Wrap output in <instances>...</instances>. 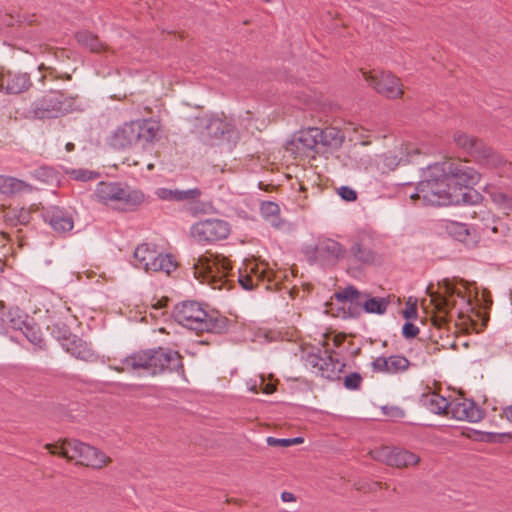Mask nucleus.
Instances as JSON below:
<instances>
[{
	"instance_id": "nucleus-1",
	"label": "nucleus",
	"mask_w": 512,
	"mask_h": 512,
	"mask_svg": "<svg viewBox=\"0 0 512 512\" xmlns=\"http://www.w3.org/2000/svg\"><path fill=\"white\" fill-rule=\"evenodd\" d=\"M174 319L182 326L197 333H223L228 329L229 320L218 311H206L197 301H183L173 310Z\"/></svg>"
},
{
	"instance_id": "nucleus-2",
	"label": "nucleus",
	"mask_w": 512,
	"mask_h": 512,
	"mask_svg": "<svg viewBox=\"0 0 512 512\" xmlns=\"http://www.w3.org/2000/svg\"><path fill=\"white\" fill-rule=\"evenodd\" d=\"M123 365L132 370H147L152 375L175 371L184 377L182 356L164 347L136 351L123 360Z\"/></svg>"
},
{
	"instance_id": "nucleus-3",
	"label": "nucleus",
	"mask_w": 512,
	"mask_h": 512,
	"mask_svg": "<svg viewBox=\"0 0 512 512\" xmlns=\"http://www.w3.org/2000/svg\"><path fill=\"white\" fill-rule=\"evenodd\" d=\"M161 138V124L148 118L126 122L111 135L109 143L114 149H127L134 145L146 148Z\"/></svg>"
},
{
	"instance_id": "nucleus-4",
	"label": "nucleus",
	"mask_w": 512,
	"mask_h": 512,
	"mask_svg": "<svg viewBox=\"0 0 512 512\" xmlns=\"http://www.w3.org/2000/svg\"><path fill=\"white\" fill-rule=\"evenodd\" d=\"M333 298L343 304V316L351 318L359 317L363 310L367 313L383 314L390 303L386 298H369L352 285L336 292Z\"/></svg>"
},
{
	"instance_id": "nucleus-5",
	"label": "nucleus",
	"mask_w": 512,
	"mask_h": 512,
	"mask_svg": "<svg viewBox=\"0 0 512 512\" xmlns=\"http://www.w3.org/2000/svg\"><path fill=\"white\" fill-rule=\"evenodd\" d=\"M75 101V97L67 96L58 90H50L31 104L29 114L39 120L55 119L72 112Z\"/></svg>"
},
{
	"instance_id": "nucleus-6",
	"label": "nucleus",
	"mask_w": 512,
	"mask_h": 512,
	"mask_svg": "<svg viewBox=\"0 0 512 512\" xmlns=\"http://www.w3.org/2000/svg\"><path fill=\"white\" fill-rule=\"evenodd\" d=\"M429 181L435 184H445L446 189L454 187L456 183H473L477 178L476 170L461 164V162H433L428 165Z\"/></svg>"
},
{
	"instance_id": "nucleus-7",
	"label": "nucleus",
	"mask_w": 512,
	"mask_h": 512,
	"mask_svg": "<svg viewBox=\"0 0 512 512\" xmlns=\"http://www.w3.org/2000/svg\"><path fill=\"white\" fill-rule=\"evenodd\" d=\"M477 178L473 183H456L454 187L445 189L442 193L439 190L431 189V195L437 197L432 199L429 194H425L423 197L433 205H459V204H478L482 201V195L476 191L473 187L476 185L481 178V174L476 171Z\"/></svg>"
},
{
	"instance_id": "nucleus-8",
	"label": "nucleus",
	"mask_w": 512,
	"mask_h": 512,
	"mask_svg": "<svg viewBox=\"0 0 512 512\" xmlns=\"http://www.w3.org/2000/svg\"><path fill=\"white\" fill-rule=\"evenodd\" d=\"M208 139L214 145H224L232 151L240 140V132L232 118L213 116L204 119Z\"/></svg>"
},
{
	"instance_id": "nucleus-9",
	"label": "nucleus",
	"mask_w": 512,
	"mask_h": 512,
	"mask_svg": "<svg viewBox=\"0 0 512 512\" xmlns=\"http://www.w3.org/2000/svg\"><path fill=\"white\" fill-rule=\"evenodd\" d=\"M362 77L378 94L388 99L401 98L404 91L400 78L391 72L372 70H360Z\"/></svg>"
},
{
	"instance_id": "nucleus-10",
	"label": "nucleus",
	"mask_w": 512,
	"mask_h": 512,
	"mask_svg": "<svg viewBox=\"0 0 512 512\" xmlns=\"http://www.w3.org/2000/svg\"><path fill=\"white\" fill-rule=\"evenodd\" d=\"M316 144L314 127L297 131L286 143L283 157H306L314 160L317 156Z\"/></svg>"
},
{
	"instance_id": "nucleus-11",
	"label": "nucleus",
	"mask_w": 512,
	"mask_h": 512,
	"mask_svg": "<svg viewBox=\"0 0 512 512\" xmlns=\"http://www.w3.org/2000/svg\"><path fill=\"white\" fill-rule=\"evenodd\" d=\"M231 232L230 225L222 219H206L195 223L191 235L200 243H211L226 239Z\"/></svg>"
},
{
	"instance_id": "nucleus-12",
	"label": "nucleus",
	"mask_w": 512,
	"mask_h": 512,
	"mask_svg": "<svg viewBox=\"0 0 512 512\" xmlns=\"http://www.w3.org/2000/svg\"><path fill=\"white\" fill-rule=\"evenodd\" d=\"M314 135L317 142V156L324 158L333 156L345 140L344 133L336 127H326L324 129L314 127Z\"/></svg>"
},
{
	"instance_id": "nucleus-13",
	"label": "nucleus",
	"mask_w": 512,
	"mask_h": 512,
	"mask_svg": "<svg viewBox=\"0 0 512 512\" xmlns=\"http://www.w3.org/2000/svg\"><path fill=\"white\" fill-rule=\"evenodd\" d=\"M453 141L459 149L471 157L482 160H488L495 157V151L492 147L484 143L483 140L475 136L468 135L463 131H455L453 134Z\"/></svg>"
},
{
	"instance_id": "nucleus-14",
	"label": "nucleus",
	"mask_w": 512,
	"mask_h": 512,
	"mask_svg": "<svg viewBox=\"0 0 512 512\" xmlns=\"http://www.w3.org/2000/svg\"><path fill=\"white\" fill-rule=\"evenodd\" d=\"M449 414L461 421L478 422L483 416V410L473 400L455 399L450 402Z\"/></svg>"
},
{
	"instance_id": "nucleus-15",
	"label": "nucleus",
	"mask_w": 512,
	"mask_h": 512,
	"mask_svg": "<svg viewBox=\"0 0 512 512\" xmlns=\"http://www.w3.org/2000/svg\"><path fill=\"white\" fill-rule=\"evenodd\" d=\"M31 86L32 82L28 73L7 71L0 77V89L7 94H20Z\"/></svg>"
},
{
	"instance_id": "nucleus-16",
	"label": "nucleus",
	"mask_w": 512,
	"mask_h": 512,
	"mask_svg": "<svg viewBox=\"0 0 512 512\" xmlns=\"http://www.w3.org/2000/svg\"><path fill=\"white\" fill-rule=\"evenodd\" d=\"M61 346L77 359L87 362H93L97 359V355L91 347L76 335L64 336L61 339Z\"/></svg>"
},
{
	"instance_id": "nucleus-17",
	"label": "nucleus",
	"mask_w": 512,
	"mask_h": 512,
	"mask_svg": "<svg viewBox=\"0 0 512 512\" xmlns=\"http://www.w3.org/2000/svg\"><path fill=\"white\" fill-rule=\"evenodd\" d=\"M78 459L77 464L93 469H102L112 462L111 458L104 452L86 443Z\"/></svg>"
},
{
	"instance_id": "nucleus-18",
	"label": "nucleus",
	"mask_w": 512,
	"mask_h": 512,
	"mask_svg": "<svg viewBox=\"0 0 512 512\" xmlns=\"http://www.w3.org/2000/svg\"><path fill=\"white\" fill-rule=\"evenodd\" d=\"M444 288V294L430 293L431 302L439 313H448L455 306V301H451V297L464 298L463 292L456 289L448 280L444 281Z\"/></svg>"
},
{
	"instance_id": "nucleus-19",
	"label": "nucleus",
	"mask_w": 512,
	"mask_h": 512,
	"mask_svg": "<svg viewBox=\"0 0 512 512\" xmlns=\"http://www.w3.org/2000/svg\"><path fill=\"white\" fill-rule=\"evenodd\" d=\"M85 443L77 439H64L61 445L46 444L44 446L51 454L66 458L68 461L78 459Z\"/></svg>"
},
{
	"instance_id": "nucleus-20",
	"label": "nucleus",
	"mask_w": 512,
	"mask_h": 512,
	"mask_svg": "<svg viewBox=\"0 0 512 512\" xmlns=\"http://www.w3.org/2000/svg\"><path fill=\"white\" fill-rule=\"evenodd\" d=\"M45 220L57 233H67L74 227L73 217L66 211L53 207L45 214Z\"/></svg>"
},
{
	"instance_id": "nucleus-21",
	"label": "nucleus",
	"mask_w": 512,
	"mask_h": 512,
	"mask_svg": "<svg viewBox=\"0 0 512 512\" xmlns=\"http://www.w3.org/2000/svg\"><path fill=\"white\" fill-rule=\"evenodd\" d=\"M318 253L321 257V262H336L339 259L343 258L345 255V249L342 247V245L334 241L332 239H326L322 242H319L317 244Z\"/></svg>"
},
{
	"instance_id": "nucleus-22",
	"label": "nucleus",
	"mask_w": 512,
	"mask_h": 512,
	"mask_svg": "<svg viewBox=\"0 0 512 512\" xmlns=\"http://www.w3.org/2000/svg\"><path fill=\"white\" fill-rule=\"evenodd\" d=\"M421 402L431 413L449 415L450 402L437 393L424 394Z\"/></svg>"
},
{
	"instance_id": "nucleus-23",
	"label": "nucleus",
	"mask_w": 512,
	"mask_h": 512,
	"mask_svg": "<svg viewBox=\"0 0 512 512\" xmlns=\"http://www.w3.org/2000/svg\"><path fill=\"white\" fill-rule=\"evenodd\" d=\"M75 39L79 45L89 49L93 53L108 51L109 48L100 41L97 35L88 30H82L75 33Z\"/></svg>"
},
{
	"instance_id": "nucleus-24",
	"label": "nucleus",
	"mask_w": 512,
	"mask_h": 512,
	"mask_svg": "<svg viewBox=\"0 0 512 512\" xmlns=\"http://www.w3.org/2000/svg\"><path fill=\"white\" fill-rule=\"evenodd\" d=\"M420 462V457L408 450L393 448L390 455L389 466L396 468H405L408 466L417 465Z\"/></svg>"
},
{
	"instance_id": "nucleus-25",
	"label": "nucleus",
	"mask_w": 512,
	"mask_h": 512,
	"mask_svg": "<svg viewBox=\"0 0 512 512\" xmlns=\"http://www.w3.org/2000/svg\"><path fill=\"white\" fill-rule=\"evenodd\" d=\"M96 195L103 202L119 201L124 195V189L117 183L100 182Z\"/></svg>"
},
{
	"instance_id": "nucleus-26",
	"label": "nucleus",
	"mask_w": 512,
	"mask_h": 512,
	"mask_svg": "<svg viewBox=\"0 0 512 512\" xmlns=\"http://www.w3.org/2000/svg\"><path fill=\"white\" fill-rule=\"evenodd\" d=\"M178 267V263L171 254L157 253L156 260L150 264V271L165 272L170 275Z\"/></svg>"
},
{
	"instance_id": "nucleus-27",
	"label": "nucleus",
	"mask_w": 512,
	"mask_h": 512,
	"mask_svg": "<svg viewBox=\"0 0 512 512\" xmlns=\"http://www.w3.org/2000/svg\"><path fill=\"white\" fill-rule=\"evenodd\" d=\"M156 255L157 252L147 243L140 244L134 251V258L147 272L150 271V264L156 260Z\"/></svg>"
},
{
	"instance_id": "nucleus-28",
	"label": "nucleus",
	"mask_w": 512,
	"mask_h": 512,
	"mask_svg": "<svg viewBox=\"0 0 512 512\" xmlns=\"http://www.w3.org/2000/svg\"><path fill=\"white\" fill-rule=\"evenodd\" d=\"M199 262V265H195V269L196 270H200V273H203L204 274V277L205 278H210V283L213 285L214 288H218V289H221L222 288V284H219L218 283H221L222 282V278L221 277H217L214 272L215 270H219L218 266L216 263H212L210 260H208L207 258H200L198 260Z\"/></svg>"
},
{
	"instance_id": "nucleus-29",
	"label": "nucleus",
	"mask_w": 512,
	"mask_h": 512,
	"mask_svg": "<svg viewBox=\"0 0 512 512\" xmlns=\"http://www.w3.org/2000/svg\"><path fill=\"white\" fill-rule=\"evenodd\" d=\"M351 255L362 264H372L375 261V253L362 242H355L350 248Z\"/></svg>"
},
{
	"instance_id": "nucleus-30",
	"label": "nucleus",
	"mask_w": 512,
	"mask_h": 512,
	"mask_svg": "<svg viewBox=\"0 0 512 512\" xmlns=\"http://www.w3.org/2000/svg\"><path fill=\"white\" fill-rule=\"evenodd\" d=\"M324 354L323 358L327 360H323V367H320V371L326 378L334 379L337 372L340 371V369H337L339 360L334 358L335 351L332 349H326Z\"/></svg>"
},
{
	"instance_id": "nucleus-31",
	"label": "nucleus",
	"mask_w": 512,
	"mask_h": 512,
	"mask_svg": "<svg viewBox=\"0 0 512 512\" xmlns=\"http://www.w3.org/2000/svg\"><path fill=\"white\" fill-rule=\"evenodd\" d=\"M260 211L262 216L271 222L275 227H280V208L279 205L272 201H265L261 204Z\"/></svg>"
},
{
	"instance_id": "nucleus-32",
	"label": "nucleus",
	"mask_w": 512,
	"mask_h": 512,
	"mask_svg": "<svg viewBox=\"0 0 512 512\" xmlns=\"http://www.w3.org/2000/svg\"><path fill=\"white\" fill-rule=\"evenodd\" d=\"M446 231L450 236L460 242H466L470 231L466 224L450 221L446 225Z\"/></svg>"
},
{
	"instance_id": "nucleus-33",
	"label": "nucleus",
	"mask_w": 512,
	"mask_h": 512,
	"mask_svg": "<svg viewBox=\"0 0 512 512\" xmlns=\"http://www.w3.org/2000/svg\"><path fill=\"white\" fill-rule=\"evenodd\" d=\"M4 218L6 222L10 223L12 226H17L18 224H27L30 220V214L25 209H8L5 214Z\"/></svg>"
},
{
	"instance_id": "nucleus-34",
	"label": "nucleus",
	"mask_w": 512,
	"mask_h": 512,
	"mask_svg": "<svg viewBox=\"0 0 512 512\" xmlns=\"http://www.w3.org/2000/svg\"><path fill=\"white\" fill-rule=\"evenodd\" d=\"M36 180L43 183H52L58 181V173L50 166L42 165L34 172Z\"/></svg>"
},
{
	"instance_id": "nucleus-35",
	"label": "nucleus",
	"mask_w": 512,
	"mask_h": 512,
	"mask_svg": "<svg viewBox=\"0 0 512 512\" xmlns=\"http://www.w3.org/2000/svg\"><path fill=\"white\" fill-rule=\"evenodd\" d=\"M389 373H399L406 371L410 366V361L402 355H393L389 357Z\"/></svg>"
},
{
	"instance_id": "nucleus-36",
	"label": "nucleus",
	"mask_w": 512,
	"mask_h": 512,
	"mask_svg": "<svg viewBox=\"0 0 512 512\" xmlns=\"http://www.w3.org/2000/svg\"><path fill=\"white\" fill-rule=\"evenodd\" d=\"M67 173L69 174L70 178H72L73 180L83 181V182H86L89 180H95L100 177V173L93 171V170L82 169V168L72 169L70 171H67Z\"/></svg>"
},
{
	"instance_id": "nucleus-37",
	"label": "nucleus",
	"mask_w": 512,
	"mask_h": 512,
	"mask_svg": "<svg viewBox=\"0 0 512 512\" xmlns=\"http://www.w3.org/2000/svg\"><path fill=\"white\" fill-rule=\"evenodd\" d=\"M119 200L124 202V204L130 209L139 206L144 201V194L140 191H127L124 189V195Z\"/></svg>"
},
{
	"instance_id": "nucleus-38",
	"label": "nucleus",
	"mask_w": 512,
	"mask_h": 512,
	"mask_svg": "<svg viewBox=\"0 0 512 512\" xmlns=\"http://www.w3.org/2000/svg\"><path fill=\"white\" fill-rule=\"evenodd\" d=\"M8 184L9 188L7 194L11 195L23 192H31L33 190V187L30 184L14 177H10Z\"/></svg>"
},
{
	"instance_id": "nucleus-39",
	"label": "nucleus",
	"mask_w": 512,
	"mask_h": 512,
	"mask_svg": "<svg viewBox=\"0 0 512 512\" xmlns=\"http://www.w3.org/2000/svg\"><path fill=\"white\" fill-rule=\"evenodd\" d=\"M481 440L488 443H508L512 440V435L510 433L485 432L482 433Z\"/></svg>"
},
{
	"instance_id": "nucleus-40",
	"label": "nucleus",
	"mask_w": 512,
	"mask_h": 512,
	"mask_svg": "<svg viewBox=\"0 0 512 512\" xmlns=\"http://www.w3.org/2000/svg\"><path fill=\"white\" fill-rule=\"evenodd\" d=\"M392 453V449L387 446H382L378 449L371 450L369 452L370 456L379 462L385 463L389 466L390 463V455Z\"/></svg>"
},
{
	"instance_id": "nucleus-41",
	"label": "nucleus",
	"mask_w": 512,
	"mask_h": 512,
	"mask_svg": "<svg viewBox=\"0 0 512 512\" xmlns=\"http://www.w3.org/2000/svg\"><path fill=\"white\" fill-rule=\"evenodd\" d=\"M323 356L320 349L312 350L306 354L305 361L313 368H318L320 371V367H323ZM327 359H325L326 361Z\"/></svg>"
},
{
	"instance_id": "nucleus-42",
	"label": "nucleus",
	"mask_w": 512,
	"mask_h": 512,
	"mask_svg": "<svg viewBox=\"0 0 512 512\" xmlns=\"http://www.w3.org/2000/svg\"><path fill=\"white\" fill-rule=\"evenodd\" d=\"M362 382V376L358 372H352L344 378V386L347 389H358Z\"/></svg>"
},
{
	"instance_id": "nucleus-43",
	"label": "nucleus",
	"mask_w": 512,
	"mask_h": 512,
	"mask_svg": "<svg viewBox=\"0 0 512 512\" xmlns=\"http://www.w3.org/2000/svg\"><path fill=\"white\" fill-rule=\"evenodd\" d=\"M202 194L201 190L199 188H193L188 190H178L177 195V201H184V200H191L196 199L200 197Z\"/></svg>"
},
{
	"instance_id": "nucleus-44",
	"label": "nucleus",
	"mask_w": 512,
	"mask_h": 512,
	"mask_svg": "<svg viewBox=\"0 0 512 512\" xmlns=\"http://www.w3.org/2000/svg\"><path fill=\"white\" fill-rule=\"evenodd\" d=\"M389 358L378 357L372 362V368L375 372H386L389 373Z\"/></svg>"
},
{
	"instance_id": "nucleus-45",
	"label": "nucleus",
	"mask_w": 512,
	"mask_h": 512,
	"mask_svg": "<svg viewBox=\"0 0 512 512\" xmlns=\"http://www.w3.org/2000/svg\"><path fill=\"white\" fill-rule=\"evenodd\" d=\"M402 334L407 339H413L419 334V328L411 322H405L402 328Z\"/></svg>"
},
{
	"instance_id": "nucleus-46",
	"label": "nucleus",
	"mask_w": 512,
	"mask_h": 512,
	"mask_svg": "<svg viewBox=\"0 0 512 512\" xmlns=\"http://www.w3.org/2000/svg\"><path fill=\"white\" fill-rule=\"evenodd\" d=\"M492 199L497 204H504L508 209L512 210V197L502 192H496L492 194Z\"/></svg>"
},
{
	"instance_id": "nucleus-47",
	"label": "nucleus",
	"mask_w": 512,
	"mask_h": 512,
	"mask_svg": "<svg viewBox=\"0 0 512 512\" xmlns=\"http://www.w3.org/2000/svg\"><path fill=\"white\" fill-rule=\"evenodd\" d=\"M339 195L345 201H355L357 199V193L355 190L348 186H342L339 188Z\"/></svg>"
},
{
	"instance_id": "nucleus-48",
	"label": "nucleus",
	"mask_w": 512,
	"mask_h": 512,
	"mask_svg": "<svg viewBox=\"0 0 512 512\" xmlns=\"http://www.w3.org/2000/svg\"><path fill=\"white\" fill-rule=\"evenodd\" d=\"M39 73H40L39 81H40L41 83H43V84L45 83V81H46L47 79H49V80H56V79L58 78V77L54 74V70H53V69H51V68H47V69H46V68H44V66H43V65H41V66L39 67Z\"/></svg>"
},
{
	"instance_id": "nucleus-49",
	"label": "nucleus",
	"mask_w": 512,
	"mask_h": 512,
	"mask_svg": "<svg viewBox=\"0 0 512 512\" xmlns=\"http://www.w3.org/2000/svg\"><path fill=\"white\" fill-rule=\"evenodd\" d=\"M177 191L178 190L160 188L157 190L156 194L160 199L177 201V195H176Z\"/></svg>"
},
{
	"instance_id": "nucleus-50",
	"label": "nucleus",
	"mask_w": 512,
	"mask_h": 512,
	"mask_svg": "<svg viewBox=\"0 0 512 512\" xmlns=\"http://www.w3.org/2000/svg\"><path fill=\"white\" fill-rule=\"evenodd\" d=\"M316 249H317V245L309 246L305 250V254L310 263H315L317 261L321 262L320 254L318 253V250L316 251Z\"/></svg>"
},
{
	"instance_id": "nucleus-51",
	"label": "nucleus",
	"mask_w": 512,
	"mask_h": 512,
	"mask_svg": "<svg viewBox=\"0 0 512 512\" xmlns=\"http://www.w3.org/2000/svg\"><path fill=\"white\" fill-rule=\"evenodd\" d=\"M403 316L409 320V319H415L417 318V306L416 304H410V302L407 303L405 310L403 311Z\"/></svg>"
},
{
	"instance_id": "nucleus-52",
	"label": "nucleus",
	"mask_w": 512,
	"mask_h": 512,
	"mask_svg": "<svg viewBox=\"0 0 512 512\" xmlns=\"http://www.w3.org/2000/svg\"><path fill=\"white\" fill-rule=\"evenodd\" d=\"M267 444L269 446H272V447H289L290 446V441H289V438L287 439H278V438H274V437H268L267 438Z\"/></svg>"
},
{
	"instance_id": "nucleus-53",
	"label": "nucleus",
	"mask_w": 512,
	"mask_h": 512,
	"mask_svg": "<svg viewBox=\"0 0 512 512\" xmlns=\"http://www.w3.org/2000/svg\"><path fill=\"white\" fill-rule=\"evenodd\" d=\"M239 283L245 290H252L254 288L253 279L248 275L239 277Z\"/></svg>"
},
{
	"instance_id": "nucleus-54",
	"label": "nucleus",
	"mask_w": 512,
	"mask_h": 512,
	"mask_svg": "<svg viewBox=\"0 0 512 512\" xmlns=\"http://www.w3.org/2000/svg\"><path fill=\"white\" fill-rule=\"evenodd\" d=\"M10 176L0 175V192L7 194L9 188Z\"/></svg>"
},
{
	"instance_id": "nucleus-55",
	"label": "nucleus",
	"mask_w": 512,
	"mask_h": 512,
	"mask_svg": "<svg viewBox=\"0 0 512 512\" xmlns=\"http://www.w3.org/2000/svg\"><path fill=\"white\" fill-rule=\"evenodd\" d=\"M445 315L443 316H434L433 317V324L438 327V328H441L443 327L445 324H447L448 320H447V313H444Z\"/></svg>"
},
{
	"instance_id": "nucleus-56",
	"label": "nucleus",
	"mask_w": 512,
	"mask_h": 512,
	"mask_svg": "<svg viewBox=\"0 0 512 512\" xmlns=\"http://www.w3.org/2000/svg\"><path fill=\"white\" fill-rule=\"evenodd\" d=\"M281 499L284 502H293L296 500V497L293 493L285 491L281 494Z\"/></svg>"
},
{
	"instance_id": "nucleus-57",
	"label": "nucleus",
	"mask_w": 512,
	"mask_h": 512,
	"mask_svg": "<svg viewBox=\"0 0 512 512\" xmlns=\"http://www.w3.org/2000/svg\"><path fill=\"white\" fill-rule=\"evenodd\" d=\"M28 339L33 344H40L42 342V339L40 336H37L35 332L32 331L31 335L27 334Z\"/></svg>"
},
{
	"instance_id": "nucleus-58",
	"label": "nucleus",
	"mask_w": 512,
	"mask_h": 512,
	"mask_svg": "<svg viewBox=\"0 0 512 512\" xmlns=\"http://www.w3.org/2000/svg\"><path fill=\"white\" fill-rule=\"evenodd\" d=\"M503 415L508 421L512 422V405L507 406L503 409Z\"/></svg>"
},
{
	"instance_id": "nucleus-59",
	"label": "nucleus",
	"mask_w": 512,
	"mask_h": 512,
	"mask_svg": "<svg viewBox=\"0 0 512 512\" xmlns=\"http://www.w3.org/2000/svg\"><path fill=\"white\" fill-rule=\"evenodd\" d=\"M372 486L373 487L370 488L371 491H374L377 488H380V489L385 488L386 489L388 487L386 483H382V482H374L372 484Z\"/></svg>"
},
{
	"instance_id": "nucleus-60",
	"label": "nucleus",
	"mask_w": 512,
	"mask_h": 512,
	"mask_svg": "<svg viewBox=\"0 0 512 512\" xmlns=\"http://www.w3.org/2000/svg\"><path fill=\"white\" fill-rule=\"evenodd\" d=\"M290 446L303 443L304 439L302 437L289 438Z\"/></svg>"
},
{
	"instance_id": "nucleus-61",
	"label": "nucleus",
	"mask_w": 512,
	"mask_h": 512,
	"mask_svg": "<svg viewBox=\"0 0 512 512\" xmlns=\"http://www.w3.org/2000/svg\"><path fill=\"white\" fill-rule=\"evenodd\" d=\"M74 148H75V146H74V144H73V143H71V142H69V143H67V144L65 145V149H66V151H68V152L73 151V150H74Z\"/></svg>"
},
{
	"instance_id": "nucleus-62",
	"label": "nucleus",
	"mask_w": 512,
	"mask_h": 512,
	"mask_svg": "<svg viewBox=\"0 0 512 512\" xmlns=\"http://www.w3.org/2000/svg\"><path fill=\"white\" fill-rule=\"evenodd\" d=\"M274 391V387L271 384H267L265 388L266 393H272Z\"/></svg>"
},
{
	"instance_id": "nucleus-63",
	"label": "nucleus",
	"mask_w": 512,
	"mask_h": 512,
	"mask_svg": "<svg viewBox=\"0 0 512 512\" xmlns=\"http://www.w3.org/2000/svg\"><path fill=\"white\" fill-rule=\"evenodd\" d=\"M419 154H421V151L418 148L414 149L413 153L407 152V156H413V155H419Z\"/></svg>"
},
{
	"instance_id": "nucleus-64",
	"label": "nucleus",
	"mask_w": 512,
	"mask_h": 512,
	"mask_svg": "<svg viewBox=\"0 0 512 512\" xmlns=\"http://www.w3.org/2000/svg\"><path fill=\"white\" fill-rule=\"evenodd\" d=\"M491 231H492L493 233H498V232H499V226H498V225H496V224H495V225H493V226L491 227Z\"/></svg>"
}]
</instances>
